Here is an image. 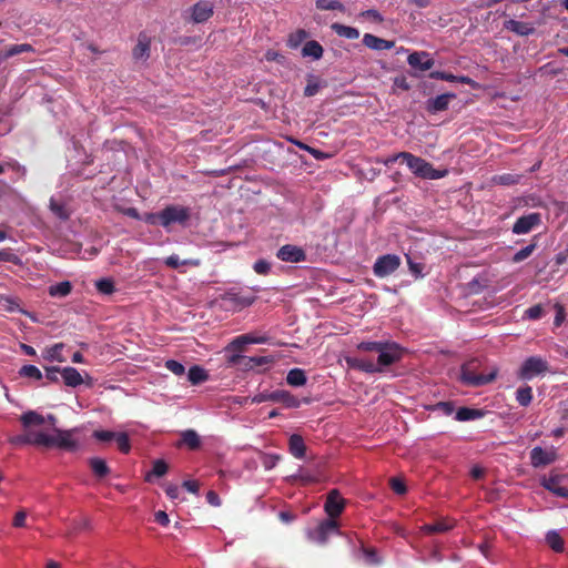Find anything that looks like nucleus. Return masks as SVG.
Wrapping results in <instances>:
<instances>
[{
  "mask_svg": "<svg viewBox=\"0 0 568 568\" xmlns=\"http://www.w3.org/2000/svg\"><path fill=\"white\" fill-rule=\"evenodd\" d=\"M74 433L75 429L63 430L53 428V434H47L43 432V435L34 436L33 442L45 448L57 447L68 452H75L79 447V443L73 438Z\"/></svg>",
  "mask_w": 568,
  "mask_h": 568,
  "instance_id": "obj_1",
  "label": "nucleus"
},
{
  "mask_svg": "<svg viewBox=\"0 0 568 568\" xmlns=\"http://www.w3.org/2000/svg\"><path fill=\"white\" fill-rule=\"evenodd\" d=\"M400 156L409 170L418 178L438 180L445 178L448 174V170L434 169L429 162L409 152H400Z\"/></svg>",
  "mask_w": 568,
  "mask_h": 568,
  "instance_id": "obj_2",
  "label": "nucleus"
},
{
  "mask_svg": "<svg viewBox=\"0 0 568 568\" xmlns=\"http://www.w3.org/2000/svg\"><path fill=\"white\" fill-rule=\"evenodd\" d=\"M334 535H342L336 519H324L316 527L307 530V538L318 545H325Z\"/></svg>",
  "mask_w": 568,
  "mask_h": 568,
  "instance_id": "obj_3",
  "label": "nucleus"
},
{
  "mask_svg": "<svg viewBox=\"0 0 568 568\" xmlns=\"http://www.w3.org/2000/svg\"><path fill=\"white\" fill-rule=\"evenodd\" d=\"M378 357L376 364L379 366V373L403 358L404 348L395 342H383L381 351L377 352Z\"/></svg>",
  "mask_w": 568,
  "mask_h": 568,
  "instance_id": "obj_4",
  "label": "nucleus"
},
{
  "mask_svg": "<svg viewBox=\"0 0 568 568\" xmlns=\"http://www.w3.org/2000/svg\"><path fill=\"white\" fill-rule=\"evenodd\" d=\"M475 362H469L464 364L460 369V381L463 384L467 386H483L495 381L497 376V368H494L489 374H476L474 372Z\"/></svg>",
  "mask_w": 568,
  "mask_h": 568,
  "instance_id": "obj_5",
  "label": "nucleus"
},
{
  "mask_svg": "<svg viewBox=\"0 0 568 568\" xmlns=\"http://www.w3.org/2000/svg\"><path fill=\"white\" fill-rule=\"evenodd\" d=\"M548 371L549 364L546 359H544L540 356H530L523 362L517 373V376L519 379L530 381L534 377L544 374Z\"/></svg>",
  "mask_w": 568,
  "mask_h": 568,
  "instance_id": "obj_6",
  "label": "nucleus"
},
{
  "mask_svg": "<svg viewBox=\"0 0 568 568\" xmlns=\"http://www.w3.org/2000/svg\"><path fill=\"white\" fill-rule=\"evenodd\" d=\"M191 217V210L182 205H168L161 211V225L169 229L173 223L185 225Z\"/></svg>",
  "mask_w": 568,
  "mask_h": 568,
  "instance_id": "obj_7",
  "label": "nucleus"
},
{
  "mask_svg": "<svg viewBox=\"0 0 568 568\" xmlns=\"http://www.w3.org/2000/svg\"><path fill=\"white\" fill-rule=\"evenodd\" d=\"M400 257L396 254L382 255L374 263V275L379 278L386 277L393 274L400 266Z\"/></svg>",
  "mask_w": 568,
  "mask_h": 568,
  "instance_id": "obj_8",
  "label": "nucleus"
},
{
  "mask_svg": "<svg viewBox=\"0 0 568 568\" xmlns=\"http://www.w3.org/2000/svg\"><path fill=\"white\" fill-rule=\"evenodd\" d=\"M346 500L341 496L337 489L328 491L324 505V510L328 519H336L344 510Z\"/></svg>",
  "mask_w": 568,
  "mask_h": 568,
  "instance_id": "obj_9",
  "label": "nucleus"
},
{
  "mask_svg": "<svg viewBox=\"0 0 568 568\" xmlns=\"http://www.w3.org/2000/svg\"><path fill=\"white\" fill-rule=\"evenodd\" d=\"M214 13V6L207 0H201L190 8V19L193 23H204Z\"/></svg>",
  "mask_w": 568,
  "mask_h": 568,
  "instance_id": "obj_10",
  "label": "nucleus"
},
{
  "mask_svg": "<svg viewBox=\"0 0 568 568\" xmlns=\"http://www.w3.org/2000/svg\"><path fill=\"white\" fill-rule=\"evenodd\" d=\"M541 224V215L539 213H529L516 220L513 225V233L527 234Z\"/></svg>",
  "mask_w": 568,
  "mask_h": 568,
  "instance_id": "obj_11",
  "label": "nucleus"
},
{
  "mask_svg": "<svg viewBox=\"0 0 568 568\" xmlns=\"http://www.w3.org/2000/svg\"><path fill=\"white\" fill-rule=\"evenodd\" d=\"M276 257L283 262L298 263L306 260V254L302 247L286 244L280 247Z\"/></svg>",
  "mask_w": 568,
  "mask_h": 568,
  "instance_id": "obj_12",
  "label": "nucleus"
},
{
  "mask_svg": "<svg viewBox=\"0 0 568 568\" xmlns=\"http://www.w3.org/2000/svg\"><path fill=\"white\" fill-rule=\"evenodd\" d=\"M407 63L413 69L419 71H428L434 67L435 61L432 58L430 53L426 51H415L408 55Z\"/></svg>",
  "mask_w": 568,
  "mask_h": 568,
  "instance_id": "obj_13",
  "label": "nucleus"
},
{
  "mask_svg": "<svg viewBox=\"0 0 568 568\" xmlns=\"http://www.w3.org/2000/svg\"><path fill=\"white\" fill-rule=\"evenodd\" d=\"M223 300L235 308L242 310L251 306L256 301V296L250 293L229 291L225 293Z\"/></svg>",
  "mask_w": 568,
  "mask_h": 568,
  "instance_id": "obj_14",
  "label": "nucleus"
},
{
  "mask_svg": "<svg viewBox=\"0 0 568 568\" xmlns=\"http://www.w3.org/2000/svg\"><path fill=\"white\" fill-rule=\"evenodd\" d=\"M454 99H456L455 93H444L436 98L428 99L426 101V110L432 114L445 111L448 109L449 102Z\"/></svg>",
  "mask_w": 568,
  "mask_h": 568,
  "instance_id": "obj_15",
  "label": "nucleus"
},
{
  "mask_svg": "<svg viewBox=\"0 0 568 568\" xmlns=\"http://www.w3.org/2000/svg\"><path fill=\"white\" fill-rule=\"evenodd\" d=\"M561 476H550L549 478H542L541 485L545 489L551 491L558 497L568 499V487L560 485Z\"/></svg>",
  "mask_w": 568,
  "mask_h": 568,
  "instance_id": "obj_16",
  "label": "nucleus"
},
{
  "mask_svg": "<svg viewBox=\"0 0 568 568\" xmlns=\"http://www.w3.org/2000/svg\"><path fill=\"white\" fill-rule=\"evenodd\" d=\"M346 363L351 368L361 372L374 374L379 373V366L371 359H365L356 356L346 357Z\"/></svg>",
  "mask_w": 568,
  "mask_h": 568,
  "instance_id": "obj_17",
  "label": "nucleus"
},
{
  "mask_svg": "<svg viewBox=\"0 0 568 568\" xmlns=\"http://www.w3.org/2000/svg\"><path fill=\"white\" fill-rule=\"evenodd\" d=\"M363 44L368 49L383 51L390 50L395 47V42L378 38L372 33H365L363 37Z\"/></svg>",
  "mask_w": 568,
  "mask_h": 568,
  "instance_id": "obj_18",
  "label": "nucleus"
},
{
  "mask_svg": "<svg viewBox=\"0 0 568 568\" xmlns=\"http://www.w3.org/2000/svg\"><path fill=\"white\" fill-rule=\"evenodd\" d=\"M504 28L521 37L529 36L535 32V28L530 23L517 21L514 19L505 21Z\"/></svg>",
  "mask_w": 568,
  "mask_h": 568,
  "instance_id": "obj_19",
  "label": "nucleus"
},
{
  "mask_svg": "<svg viewBox=\"0 0 568 568\" xmlns=\"http://www.w3.org/2000/svg\"><path fill=\"white\" fill-rule=\"evenodd\" d=\"M271 402L282 403L288 408H296L300 406V400L287 390L277 389L271 392Z\"/></svg>",
  "mask_w": 568,
  "mask_h": 568,
  "instance_id": "obj_20",
  "label": "nucleus"
},
{
  "mask_svg": "<svg viewBox=\"0 0 568 568\" xmlns=\"http://www.w3.org/2000/svg\"><path fill=\"white\" fill-rule=\"evenodd\" d=\"M132 55L135 60H146L150 57V38L146 34H139Z\"/></svg>",
  "mask_w": 568,
  "mask_h": 568,
  "instance_id": "obj_21",
  "label": "nucleus"
},
{
  "mask_svg": "<svg viewBox=\"0 0 568 568\" xmlns=\"http://www.w3.org/2000/svg\"><path fill=\"white\" fill-rule=\"evenodd\" d=\"M63 383L69 387H78L83 383V378L79 371L74 367L67 366L61 369Z\"/></svg>",
  "mask_w": 568,
  "mask_h": 568,
  "instance_id": "obj_22",
  "label": "nucleus"
},
{
  "mask_svg": "<svg viewBox=\"0 0 568 568\" xmlns=\"http://www.w3.org/2000/svg\"><path fill=\"white\" fill-rule=\"evenodd\" d=\"M455 526V521L452 519H439L433 524H426L423 526V531L426 534H443L450 530Z\"/></svg>",
  "mask_w": 568,
  "mask_h": 568,
  "instance_id": "obj_23",
  "label": "nucleus"
},
{
  "mask_svg": "<svg viewBox=\"0 0 568 568\" xmlns=\"http://www.w3.org/2000/svg\"><path fill=\"white\" fill-rule=\"evenodd\" d=\"M554 462L552 456L541 447H535L530 452V463L534 467L549 465Z\"/></svg>",
  "mask_w": 568,
  "mask_h": 568,
  "instance_id": "obj_24",
  "label": "nucleus"
},
{
  "mask_svg": "<svg viewBox=\"0 0 568 568\" xmlns=\"http://www.w3.org/2000/svg\"><path fill=\"white\" fill-rule=\"evenodd\" d=\"M324 49L320 42L316 40L306 41L302 48V57L312 58L314 60H320L323 57Z\"/></svg>",
  "mask_w": 568,
  "mask_h": 568,
  "instance_id": "obj_25",
  "label": "nucleus"
},
{
  "mask_svg": "<svg viewBox=\"0 0 568 568\" xmlns=\"http://www.w3.org/2000/svg\"><path fill=\"white\" fill-rule=\"evenodd\" d=\"M288 446H290V453L295 458H298V459L304 458L305 453H306V446H305L304 439L301 435L293 434L290 437Z\"/></svg>",
  "mask_w": 568,
  "mask_h": 568,
  "instance_id": "obj_26",
  "label": "nucleus"
},
{
  "mask_svg": "<svg viewBox=\"0 0 568 568\" xmlns=\"http://www.w3.org/2000/svg\"><path fill=\"white\" fill-rule=\"evenodd\" d=\"M429 78L444 80V81H448V82H459V83H464V84H470L474 82L469 77L454 75L453 73H448L445 71H433L429 73Z\"/></svg>",
  "mask_w": 568,
  "mask_h": 568,
  "instance_id": "obj_27",
  "label": "nucleus"
},
{
  "mask_svg": "<svg viewBox=\"0 0 568 568\" xmlns=\"http://www.w3.org/2000/svg\"><path fill=\"white\" fill-rule=\"evenodd\" d=\"M484 416V410L470 407H460L455 415L458 422H468L479 419Z\"/></svg>",
  "mask_w": 568,
  "mask_h": 568,
  "instance_id": "obj_28",
  "label": "nucleus"
},
{
  "mask_svg": "<svg viewBox=\"0 0 568 568\" xmlns=\"http://www.w3.org/2000/svg\"><path fill=\"white\" fill-rule=\"evenodd\" d=\"M331 29L342 38L355 40L359 37V31L354 27H348L338 22L331 26Z\"/></svg>",
  "mask_w": 568,
  "mask_h": 568,
  "instance_id": "obj_29",
  "label": "nucleus"
},
{
  "mask_svg": "<svg viewBox=\"0 0 568 568\" xmlns=\"http://www.w3.org/2000/svg\"><path fill=\"white\" fill-rule=\"evenodd\" d=\"M180 445H185L190 449L195 450L201 445V439L197 433L193 429L182 432Z\"/></svg>",
  "mask_w": 568,
  "mask_h": 568,
  "instance_id": "obj_30",
  "label": "nucleus"
},
{
  "mask_svg": "<svg viewBox=\"0 0 568 568\" xmlns=\"http://www.w3.org/2000/svg\"><path fill=\"white\" fill-rule=\"evenodd\" d=\"M306 381L305 372L301 368H292L286 376L287 384L295 387L305 385Z\"/></svg>",
  "mask_w": 568,
  "mask_h": 568,
  "instance_id": "obj_31",
  "label": "nucleus"
},
{
  "mask_svg": "<svg viewBox=\"0 0 568 568\" xmlns=\"http://www.w3.org/2000/svg\"><path fill=\"white\" fill-rule=\"evenodd\" d=\"M89 465L94 475L98 476L99 478H103L110 474V468L106 465L105 460L102 458L93 457L89 460Z\"/></svg>",
  "mask_w": 568,
  "mask_h": 568,
  "instance_id": "obj_32",
  "label": "nucleus"
},
{
  "mask_svg": "<svg viewBox=\"0 0 568 568\" xmlns=\"http://www.w3.org/2000/svg\"><path fill=\"white\" fill-rule=\"evenodd\" d=\"M72 291V284L69 281H63L58 284L49 286V295L52 297L68 296Z\"/></svg>",
  "mask_w": 568,
  "mask_h": 568,
  "instance_id": "obj_33",
  "label": "nucleus"
},
{
  "mask_svg": "<svg viewBox=\"0 0 568 568\" xmlns=\"http://www.w3.org/2000/svg\"><path fill=\"white\" fill-rule=\"evenodd\" d=\"M307 38L308 32L304 29H298L288 34L286 45L291 49H297Z\"/></svg>",
  "mask_w": 568,
  "mask_h": 568,
  "instance_id": "obj_34",
  "label": "nucleus"
},
{
  "mask_svg": "<svg viewBox=\"0 0 568 568\" xmlns=\"http://www.w3.org/2000/svg\"><path fill=\"white\" fill-rule=\"evenodd\" d=\"M534 398L532 388L529 385L520 386L516 390V400L520 406L527 407Z\"/></svg>",
  "mask_w": 568,
  "mask_h": 568,
  "instance_id": "obj_35",
  "label": "nucleus"
},
{
  "mask_svg": "<svg viewBox=\"0 0 568 568\" xmlns=\"http://www.w3.org/2000/svg\"><path fill=\"white\" fill-rule=\"evenodd\" d=\"M546 542L554 551H556V552L564 551L565 542H564V539L561 538V536L557 531H555V530L548 531L546 535Z\"/></svg>",
  "mask_w": 568,
  "mask_h": 568,
  "instance_id": "obj_36",
  "label": "nucleus"
},
{
  "mask_svg": "<svg viewBox=\"0 0 568 568\" xmlns=\"http://www.w3.org/2000/svg\"><path fill=\"white\" fill-rule=\"evenodd\" d=\"M187 378L193 385L201 384L209 378L206 371L197 365L189 369Z\"/></svg>",
  "mask_w": 568,
  "mask_h": 568,
  "instance_id": "obj_37",
  "label": "nucleus"
},
{
  "mask_svg": "<svg viewBox=\"0 0 568 568\" xmlns=\"http://www.w3.org/2000/svg\"><path fill=\"white\" fill-rule=\"evenodd\" d=\"M20 420L24 427H30L33 425L40 426V425L44 424V417L33 410L24 413L21 416Z\"/></svg>",
  "mask_w": 568,
  "mask_h": 568,
  "instance_id": "obj_38",
  "label": "nucleus"
},
{
  "mask_svg": "<svg viewBox=\"0 0 568 568\" xmlns=\"http://www.w3.org/2000/svg\"><path fill=\"white\" fill-rule=\"evenodd\" d=\"M270 363H272V358L268 356H245L243 368L248 371Z\"/></svg>",
  "mask_w": 568,
  "mask_h": 568,
  "instance_id": "obj_39",
  "label": "nucleus"
},
{
  "mask_svg": "<svg viewBox=\"0 0 568 568\" xmlns=\"http://www.w3.org/2000/svg\"><path fill=\"white\" fill-rule=\"evenodd\" d=\"M49 207L51 212L60 220L65 221L70 217V211L67 209L65 204L55 201L53 197L50 200Z\"/></svg>",
  "mask_w": 568,
  "mask_h": 568,
  "instance_id": "obj_40",
  "label": "nucleus"
},
{
  "mask_svg": "<svg viewBox=\"0 0 568 568\" xmlns=\"http://www.w3.org/2000/svg\"><path fill=\"white\" fill-rule=\"evenodd\" d=\"M536 240H537V236H534L532 242L529 245L519 250L517 253H515V255L511 257V261L514 263H520V262L525 261L526 258H528L537 247Z\"/></svg>",
  "mask_w": 568,
  "mask_h": 568,
  "instance_id": "obj_41",
  "label": "nucleus"
},
{
  "mask_svg": "<svg viewBox=\"0 0 568 568\" xmlns=\"http://www.w3.org/2000/svg\"><path fill=\"white\" fill-rule=\"evenodd\" d=\"M169 469L168 464L163 459H156L153 463L152 470L145 475V480L151 481L152 477H162L166 474Z\"/></svg>",
  "mask_w": 568,
  "mask_h": 568,
  "instance_id": "obj_42",
  "label": "nucleus"
},
{
  "mask_svg": "<svg viewBox=\"0 0 568 568\" xmlns=\"http://www.w3.org/2000/svg\"><path fill=\"white\" fill-rule=\"evenodd\" d=\"M316 8L318 10L345 11V6L338 0H316Z\"/></svg>",
  "mask_w": 568,
  "mask_h": 568,
  "instance_id": "obj_43",
  "label": "nucleus"
},
{
  "mask_svg": "<svg viewBox=\"0 0 568 568\" xmlns=\"http://www.w3.org/2000/svg\"><path fill=\"white\" fill-rule=\"evenodd\" d=\"M19 375L22 377L33 378L37 381H40L43 377L41 371L37 366L30 364L23 365L19 371Z\"/></svg>",
  "mask_w": 568,
  "mask_h": 568,
  "instance_id": "obj_44",
  "label": "nucleus"
},
{
  "mask_svg": "<svg viewBox=\"0 0 568 568\" xmlns=\"http://www.w3.org/2000/svg\"><path fill=\"white\" fill-rule=\"evenodd\" d=\"M113 440L121 453L128 454L131 450V443L126 433H115Z\"/></svg>",
  "mask_w": 568,
  "mask_h": 568,
  "instance_id": "obj_45",
  "label": "nucleus"
},
{
  "mask_svg": "<svg viewBox=\"0 0 568 568\" xmlns=\"http://www.w3.org/2000/svg\"><path fill=\"white\" fill-rule=\"evenodd\" d=\"M320 88H321V84H320L318 80L314 75L310 74L307 77V84L304 88V95L305 97H314L315 94L318 93Z\"/></svg>",
  "mask_w": 568,
  "mask_h": 568,
  "instance_id": "obj_46",
  "label": "nucleus"
},
{
  "mask_svg": "<svg viewBox=\"0 0 568 568\" xmlns=\"http://www.w3.org/2000/svg\"><path fill=\"white\" fill-rule=\"evenodd\" d=\"M97 290L102 293L110 295L115 291L114 282L110 278H101L95 282Z\"/></svg>",
  "mask_w": 568,
  "mask_h": 568,
  "instance_id": "obj_47",
  "label": "nucleus"
},
{
  "mask_svg": "<svg viewBox=\"0 0 568 568\" xmlns=\"http://www.w3.org/2000/svg\"><path fill=\"white\" fill-rule=\"evenodd\" d=\"M91 529V521L89 518H81L78 521H74L72 526L70 527L68 535H75L83 530H90Z\"/></svg>",
  "mask_w": 568,
  "mask_h": 568,
  "instance_id": "obj_48",
  "label": "nucleus"
},
{
  "mask_svg": "<svg viewBox=\"0 0 568 568\" xmlns=\"http://www.w3.org/2000/svg\"><path fill=\"white\" fill-rule=\"evenodd\" d=\"M246 337L243 335L236 336L234 339H232L229 345L226 346V352H242L244 349V346L247 345Z\"/></svg>",
  "mask_w": 568,
  "mask_h": 568,
  "instance_id": "obj_49",
  "label": "nucleus"
},
{
  "mask_svg": "<svg viewBox=\"0 0 568 568\" xmlns=\"http://www.w3.org/2000/svg\"><path fill=\"white\" fill-rule=\"evenodd\" d=\"M62 349H63V344L62 343L54 344L53 346H51L47 351L45 358L50 359V361L63 362L64 358L61 356V351Z\"/></svg>",
  "mask_w": 568,
  "mask_h": 568,
  "instance_id": "obj_50",
  "label": "nucleus"
},
{
  "mask_svg": "<svg viewBox=\"0 0 568 568\" xmlns=\"http://www.w3.org/2000/svg\"><path fill=\"white\" fill-rule=\"evenodd\" d=\"M37 435H43V432L41 430H29L26 435L18 436L14 442L20 444H28V445H34L39 446L36 442H33V437Z\"/></svg>",
  "mask_w": 568,
  "mask_h": 568,
  "instance_id": "obj_51",
  "label": "nucleus"
},
{
  "mask_svg": "<svg viewBox=\"0 0 568 568\" xmlns=\"http://www.w3.org/2000/svg\"><path fill=\"white\" fill-rule=\"evenodd\" d=\"M545 311L540 304H536L525 311V317L528 320H539L544 315Z\"/></svg>",
  "mask_w": 568,
  "mask_h": 568,
  "instance_id": "obj_52",
  "label": "nucleus"
},
{
  "mask_svg": "<svg viewBox=\"0 0 568 568\" xmlns=\"http://www.w3.org/2000/svg\"><path fill=\"white\" fill-rule=\"evenodd\" d=\"M432 410H438L446 416H449L454 413V404L452 402H438L434 406L430 407Z\"/></svg>",
  "mask_w": 568,
  "mask_h": 568,
  "instance_id": "obj_53",
  "label": "nucleus"
},
{
  "mask_svg": "<svg viewBox=\"0 0 568 568\" xmlns=\"http://www.w3.org/2000/svg\"><path fill=\"white\" fill-rule=\"evenodd\" d=\"M520 176L505 173L495 178V181L501 185H513L518 183Z\"/></svg>",
  "mask_w": 568,
  "mask_h": 568,
  "instance_id": "obj_54",
  "label": "nucleus"
},
{
  "mask_svg": "<svg viewBox=\"0 0 568 568\" xmlns=\"http://www.w3.org/2000/svg\"><path fill=\"white\" fill-rule=\"evenodd\" d=\"M165 367L176 376H181L185 372L184 366L180 362L174 359L166 361Z\"/></svg>",
  "mask_w": 568,
  "mask_h": 568,
  "instance_id": "obj_55",
  "label": "nucleus"
},
{
  "mask_svg": "<svg viewBox=\"0 0 568 568\" xmlns=\"http://www.w3.org/2000/svg\"><path fill=\"white\" fill-rule=\"evenodd\" d=\"M253 270L260 275H267L271 271V264L266 260H257L253 264Z\"/></svg>",
  "mask_w": 568,
  "mask_h": 568,
  "instance_id": "obj_56",
  "label": "nucleus"
},
{
  "mask_svg": "<svg viewBox=\"0 0 568 568\" xmlns=\"http://www.w3.org/2000/svg\"><path fill=\"white\" fill-rule=\"evenodd\" d=\"M92 437L100 442H111L115 437V433L111 430L98 429L93 432Z\"/></svg>",
  "mask_w": 568,
  "mask_h": 568,
  "instance_id": "obj_57",
  "label": "nucleus"
},
{
  "mask_svg": "<svg viewBox=\"0 0 568 568\" xmlns=\"http://www.w3.org/2000/svg\"><path fill=\"white\" fill-rule=\"evenodd\" d=\"M383 342H362L358 344L357 348L363 352H375L381 351V345Z\"/></svg>",
  "mask_w": 568,
  "mask_h": 568,
  "instance_id": "obj_58",
  "label": "nucleus"
},
{
  "mask_svg": "<svg viewBox=\"0 0 568 568\" xmlns=\"http://www.w3.org/2000/svg\"><path fill=\"white\" fill-rule=\"evenodd\" d=\"M20 54L19 44H12L0 52V63L11 57Z\"/></svg>",
  "mask_w": 568,
  "mask_h": 568,
  "instance_id": "obj_59",
  "label": "nucleus"
},
{
  "mask_svg": "<svg viewBox=\"0 0 568 568\" xmlns=\"http://www.w3.org/2000/svg\"><path fill=\"white\" fill-rule=\"evenodd\" d=\"M361 17L367 18L375 23H382L384 21L383 16L375 9H368L361 12Z\"/></svg>",
  "mask_w": 568,
  "mask_h": 568,
  "instance_id": "obj_60",
  "label": "nucleus"
},
{
  "mask_svg": "<svg viewBox=\"0 0 568 568\" xmlns=\"http://www.w3.org/2000/svg\"><path fill=\"white\" fill-rule=\"evenodd\" d=\"M0 261L17 264V263H19V257L11 250L6 248V250H0Z\"/></svg>",
  "mask_w": 568,
  "mask_h": 568,
  "instance_id": "obj_61",
  "label": "nucleus"
},
{
  "mask_svg": "<svg viewBox=\"0 0 568 568\" xmlns=\"http://www.w3.org/2000/svg\"><path fill=\"white\" fill-rule=\"evenodd\" d=\"M61 369L60 367L52 366V367H45V377L51 383L59 382V375L61 376Z\"/></svg>",
  "mask_w": 568,
  "mask_h": 568,
  "instance_id": "obj_62",
  "label": "nucleus"
},
{
  "mask_svg": "<svg viewBox=\"0 0 568 568\" xmlns=\"http://www.w3.org/2000/svg\"><path fill=\"white\" fill-rule=\"evenodd\" d=\"M390 487L393 491L396 493L397 495H404L407 491L405 483L399 478H392Z\"/></svg>",
  "mask_w": 568,
  "mask_h": 568,
  "instance_id": "obj_63",
  "label": "nucleus"
},
{
  "mask_svg": "<svg viewBox=\"0 0 568 568\" xmlns=\"http://www.w3.org/2000/svg\"><path fill=\"white\" fill-rule=\"evenodd\" d=\"M265 59H266V61H274L280 64H284L285 60H286V58L283 54H281L280 52H277L275 50H267L265 53Z\"/></svg>",
  "mask_w": 568,
  "mask_h": 568,
  "instance_id": "obj_64",
  "label": "nucleus"
}]
</instances>
